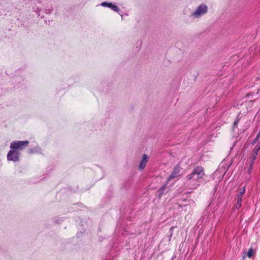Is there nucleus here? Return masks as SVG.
Returning a JSON list of instances; mask_svg holds the SVG:
<instances>
[{
	"label": "nucleus",
	"instance_id": "obj_1",
	"mask_svg": "<svg viewBox=\"0 0 260 260\" xmlns=\"http://www.w3.org/2000/svg\"><path fill=\"white\" fill-rule=\"evenodd\" d=\"M205 175L204 168L198 166L193 169L190 174L186 176V179L188 181H190V183L193 181L199 182L201 179L203 178Z\"/></svg>",
	"mask_w": 260,
	"mask_h": 260
},
{
	"label": "nucleus",
	"instance_id": "obj_2",
	"mask_svg": "<svg viewBox=\"0 0 260 260\" xmlns=\"http://www.w3.org/2000/svg\"><path fill=\"white\" fill-rule=\"evenodd\" d=\"M208 10V6L206 4H201L197 7L196 11L191 14V16L194 18H200L207 13Z\"/></svg>",
	"mask_w": 260,
	"mask_h": 260
},
{
	"label": "nucleus",
	"instance_id": "obj_3",
	"mask_svg": "<svg viewBox=\"0 0 260 260\" xmlns=\"http://www.w3.org/2000/svg\"><path fill=\"white\" fill-rule=\"evenodd\" d=\"M29 143L28 141H15L11 143L10 148L14 149L22 150L27 146Z\"/></svg>",
	"mask_w": 260,
	"mask_h": 260
},
{
	"label": "nucleus",
	"instance_id": "obj_4",
	"mask_svg": "<svg viewBox=\"0 0 260 260\" xmlns=\"http://www.w3.org/2000/svg\"><path fill=\"white\" fill-rule=\"evenodd\" d=\"M19 153L16 150H10L7 155V158L9 160L18 161L19 160Z\"/></svg>",
	"mask_w": 260,
	"mask_h": 260
},
{
	"label": "nucleus",
	"instance_id": "obj_5",
	"mask_svg": "<svg viewBox=\"0 0 260 260\" xmlns=\"http://www.w3.org/2000/svg\"><path fill=\"white\" fill-rule=\"evenodd\" d=\"M180 166L178 165H176L173 168V171L171 173V174L170 175V176L168 178L167 181L169 182L172 180L173 179H174L180 175Z\"/></svg>",
	"mask_w": 260,
	"mask_h": 260
},
{
	"label": "nucleus",
	"instance_id": "obj_6",
	"mask_svg": "<svg viewBox=\"0 0 260 260\" xmlns=\"http://www.w3.org/2000/svg\"><path fill=\"white\" fill-rule=\"evenodd\" d=\"M148 157L147 155L146 154H144L142 160H141L139 166V168L140 169H143L145 167L146 164L148 162Z\"/></svg>",
	"mask_w": 260,
	"mask_h": 260
},
{
	"label": "nucleus",
	"instance_id": "obj_7",
	"mask_svg": "<svg viewBox=\"0 0 260 260\" xmlns=\"http://www.w3.org/2000/svg\"><path fill=\"white\" fill-rule=\"evenodd\" d=\"M257 153H256V152H252V153L251 154V156L249 158V164H250V169H251V168L252 167L253 164H254V160L255 159V158H256V156L257 155Z\"/></svg>",
	"mask_w": 260,
	"mask_h": 260
},
{
	"label": "nucleus",
	"instance_id": "obj_8",
	"mask_svg": "<svg viewBox=\"0 0 260 260\" xmlns=\"http://www.w3.org/2000/svg\"><path fill=\"white\" fill-rule=\"evenodd\" d=\"M107 7L117 13H119L120 11L119 8L116 5L113 4L112 3H109Z\"/></svg>",
	"mask_w": 260,
	"mask_h": 260
},
{
	"label": "nucleus",
	"instance_id": "obj_9",
	"mask_svg": "<svg viewBox=\"0 0 260 260\" xmlns=\"http://www.w3.org/2000/svg\"><path fill=\"white\" fill-rule=\"evenodd\" d=\"M242 198L241 197L237 196V202L236 205L234 206V208L236 209H239L242 205Z\"/></svg>",
	"mask_w": 260,
	"mask_h": 260
},
{
	"label": "nucleus",
	"instance_id": "obj_10",
	"mask_svg": "<svg viewBox=\"0 0 260 260\" xmlns=\"http://www.w3.org/2000/svg\"><path fill=\"white\" fill-rule=\"evenodd\" d=\"M260 149V143H258L254 148L252 152H256V153L258 154V152L259 151Z\"/></svg>",
	"mask_w": 260,
	"mask_h": 260
},
{
	"label": "nucleus",
	"instance_id": "obj_11",
	"mask_svg": "<svg viewBox=\"0 0 260 260\" xmlns=\"http://www.w3.org/2000/svg\"><path fill=\"white\" fill-rule=\"evenodd\" d=\"M253 249L252 248H250L248 250V251L247 253V256L249 257V258H250L253 255Z\"/></svg>",
	"mask_w": 260,
	"mask_h": 260
},
{
	"label": "nucleus",
	"instance_id": "obj_12",
	"mask_svg": "<svg viewBox=\"0 0 260 260\" xmlns=\"http://www.w3.org/2000/svg\"><path fill=\"white\" fill-rule=\"evenodd\" d=\"M259 138H260V131L258 133V134L256 136V137H255V138L253 140L252 144H254L256 143L257 142L258 140L259 139Z\"/></svg>",
	"mask_w": 260,
	"mask_h": 260
},
{
	"label": "nucleus",
	"instance_id": "obj_13",
	"mask_svg": "<svg viewBox=\"0 0 260 260\" xmlns=\"http://www.w3.org/2000/svg\"><path fill=\"white\" fill-rule=\"evenodd\" d=\"M245 192V188L244 187L240 189L239 192L238 193L237 196H240L242 197V194Z\"/></svg>",
	"mask_w": 260,
	"mask_h": 260
},
{
	"label": "nucleus",
	"instance_id": "obj_14",
	"mask_svg": "<svg viewBox=\"0 0 260 260\" xmlns=\"http://www.w3.org/2000/svg\"><path fill=\"white\" fill-rule=\"evenodd\" d=\"M52 11H53V9H52V8H49L48 9H45V12L46 14H51L52 12Z\"/></svg>",
	"mask_w": 260,
	"mask_h": 260
},
{
	"label": "nucleus",
	"instance_id": "obj_15",
	"mask_svg": "<svg viewBox=\"0 0 260 260\" xmlns=\"http://www.w3.org/2000/svg\"><path fill=\"white\" fill-rule=\"evenodd\" d=\"M108 2H103L101 4V6H103V7H107V6L108 5Z\"/></svg>",
	"mask_w": 260,
	"mask_h": 260
},
{
	"label": "nucleus",
	"instance_id": "obj_16",
	"mask_svg": "<svg viewBox=\"0 0 260 260\" xmlns=\"http://www.w3.org/2000/svg\"><path fill=\"white\" fill-rule=\"evenodd\" d=\"M40 11H41V9L38 8H37L36 10H35V12H36V13H37L38 16H40Z\"/></svg>",
	"mask_w": 260,
	"mask_h": 260
},
{
	"label": "nucleus",
	"instance_id": "obj_17",
	"mask_svg": "<svg viewBox=\"0 0 260 260\" xmlns=\"http://www.w3.org/2000/svg\"><path fill=\"white\" fill-rule=\"evenodd\" d=\"M166 187V185H164L163 186H162L160 189H159V191H162Z\"/></svg>",
	"mask_w": 260,
	"mask_h": 260
},
{
	"label": "nucleus",
	"instance_id": "obj_18",
	"mask_svg": "<svg viewBox=\"0 0 260 260\" xmlns=\"http://www.w3.org/2000/svg\"><path fill=\"white\" fill-rule=\"evenodd\" d=\"M238 122H239V120H237L235 121L234 122V127H237L238 125Z\"/></svg>",
	"mask_w": 260,
	"mask_h": 260
},
{
	"label": "nucleus",
	"instance_id": "obj_19",
	"mask_svg": "<svg viewBox=\"0 0 260 260\" xmlns=\"http://www.w3.org/2000/svg\"><path fill=\"white\" fill-rule=\"evenodd\" d=\"M199 184H194L193 188H197L199 186Z\"/></svg>",
	"mask_w": 260,
	"mask_h": 260
},
{
	"label": "nucleus",
	"instance_id": "obj_20",
	"mask_svg": "<svg viewBox=\"0 0 260 260\" xmlns=\"http://www.w3.org/2000/svg\"><path fill=\"white\" fill-rule=\"evenodd\" d=\"M175 228V226H172L170 229V231L173 230V229Z\"/></svg>",
	"mask_w": 260,
	"mask_h": 260
},
{
	"label": "nucleus",
	"instance_id": "obj_21",
	"mask_svg": "<svg viewBox=\"0 0 260 260\" xmlns=\"http://www.w3.org/2000/svg\"><path fill=\"white\" fill-rule=\"evenodd\" d=\"M162 192H160V193H159V197H161V195L162 194Z\"/></svg>",
	"mask_w": 260,
	"mask_h": 260
}]
</instances>
